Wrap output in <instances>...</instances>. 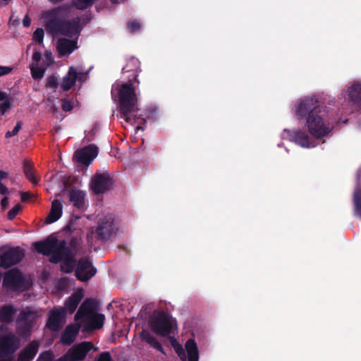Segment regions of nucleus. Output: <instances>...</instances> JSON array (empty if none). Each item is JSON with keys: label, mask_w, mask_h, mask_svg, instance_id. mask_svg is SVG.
I'll return each instance as SVG.
<instances>
[{"label": "nucleus", "mask_w": 361, "mask_h": 361, "mask_svg": "<svg viewBox=\"0 0 361 361\" xmlns=\"http://www.w3.org/2000/svg\"><path fill=\"white\" fill-rule=\"evenodd\" d=\"M327 110L317 96L307 97L295 105V115L298 119L306 118L309 133L316 138L327 135L333 128L329 120Z\"/></svg>", "instance_id": "nucleus-1"}, {"label": "nucleus", "mask_w": 361, "mask_h": 361, "mask_svg": "<svg viewBox=\"0 0 361 361\" xmlns=\"http://www.w3.org/2000/svg\"><path fill=\"white\" fill-rule=\"evenodd\" d=\"M35 250L44 256H49L51 263L61 262V269L64 273L73 271V254L67 247L66 240H59L57 238L49 235L44 240L33 243Z\"/></svg>", "instance_id": "nucleus-2"}, {"label": "nucleus", "mask_w": 361, "mask_h": 361, "mask_svg": "<svg viewBox=\"0 0 361 361\" xmlns=\"http://www.w3.org/2000/svg\"><path fill=\"white\" fill-rule=\"evenodd\" d=\"M68 9V6L61 5L43 13V18L46 20L44 27L48 33L52 35H61L68 37L80 34L81 28L79 18L73 20H62L60 18L61 13L66 12Z\"/></svg>", "instance_id": "nucleus-3"}, {"label": "nucleus", "mask_w": 361, "mask_h": 361, "mask_svg": "<svg viewBox=\"0 0 361 361\" xmlns=\"http://www.w3.org/2000/svg\"><path fill=\"white\" fill-rule=\"evenodd\" d=\"M134 82H129L118 85L119 111L121 118H123L128 123H134L136 116H133V113L137 111V97L135 92Z\"/></svg>", "instance_id": "nucleus-4"}, {"label": "nucleus", "mask_w": 361, "mask_h": 361, "mask_svg": "<svg viewBox=\"0 0 361 361\" xmlns=\"http://www.w3.org/2000/svg\"><path fill=\"white\" fill-rule=\"evenodd\" d=\"M117 230L114 216L108 214L99 219L94 230L92 228V234L94 235L97 240L106 242L116 233Z\"/></svg>", "instance_id": "nucleus-5"}, {"label": "nucleus", "mask_w": 361, "mask_h": 361, "mask_svg": "<svg viewBox=\"0 0 361 361\" xmlns=\"http://www.w3.org/2000/svg\"><path fill=\"white\" fill-rule=\"evenodd\" d=\"M148 324L150 329L157 335L165 337L171 334L172 324L167 314L163 311H154L149 317Z\"/></svg>", "instance_id": "nucleus-6"}, {"label": "nucleus", "mask_w": 361, "mask_h": 361, "mask_svg": "<svg viewBox=\"0 0 361 361\" xmlns=\"http://www.w3.org/2000/svg\"><path fill=\"white\" fill-rule=\"evenodd\" d=\"M3 286L13 291H24L29 288L25 278L17 268L11 269L5 273Z\"/></svg>", "instance_id": "nucleus-7"}, {"label": "nucleus", "mask_w": 361, "mask_h": 361, "mask_svg": "<svg viewBox=\"0 0 361 361\" xmlns=\"http://www.w3.org/2000/svg\"><path fill=\"white\" fill-rule=\"evenodd\" d=\"M173 348L181 361H187V360L188 361L199 360L198 348L195 341L192 338H190L185 342V350L180 343L176 345Z\"/></svg>", "instance_id": "nucleus-8"}, {"label": "nucleus", "mask_w": 361, "mask_h": 361, "mask_svg": "<svg viewBox=\"0 0 361 361\" xmlns=\"http://www.w3.org/2000/svg\"><path fill=\"white\" fill-rule=\"evenodd\" d=\"M94 348L90 341H83L71 347L64 355L66 361H82Z\"/></svg>", "instance_id": "nucleus-9"}, {"label": "nucleus", "mask_w": 361, "mask_h": 361, "mask_svg": "<svg viewBox=\"0 0 361 361\" xmlns=\"http://www.w3.org/2000/svg\"><path fill=\"white\" fill-rule=\"evenodd\" d=\"M25 256V251L20 247H11L0 257V267L8 269L18 264Z\"/></svg>", "instance_id": "nucleus-10"}, {"label": "nucleus", "mask_w": 361, "mask_h": 361, "mask_svg": "<svg viewBox=\"0 0 361 361\" xmlns=\"http://www.w3.org/2000/svg\"><path fill=\"white\" fill-rule=\"evenodd\" d=\"M112 184V178L107 172L97 173L92 178L90 188L95 195H100L109 190Z\"/></svg>", "instance_id": "nucleus-11"}, {"label": "nucleus", "mask_w": 361, "mask_h": 361, "mask_svg": "<svg viewBox=\"0 0 361 361\" xmlns=\"http://www.w3.org/2000/svg\"><path fill=\"white\" fill-rule=\"evenodd\" d=\"M282 137L283 139H288L290 141L293 142L302 147L310 148L314 147V145L310 142L309 135L300 129H285L282 133Z\"/></svg>", "instance_id": "nucleus-12"}, {"label": "nucleus", "mask_w": 361, "mask_h": 361, "mask_svg": "<svg viewBox=\"0 0 361 361\" xmlns=\"http://www.w3.org/2000/svg\"><path fill=\"white\" fill-rule=\"evenodd\" d=\"M96 272V268L92 266L88 258L82 257L78 260L75 269V276L79 281L86 282L91 279Z\"/></svg>", "instance_id": "nucleus-13"}, {"label": "nucleus", "mask_w": 361, "mask_h": 361, "mask_svg": "<svg viewBox=\"0 0 361 361\" xmlns=\"http://www.w3.org/2000/svg\"><path fill=\"white\" fill-rule=\"evenodd\" d=\"M65 319V308H54L48 315L46 327L51 331H59Z\"/></svg>", "instance_id": "nucleus-14"}, {"label": "nucleus", "mask_w": 361, "mask_h": 361, "mask_svg": "<svg viewBox=\"0 0 361 361\" xmlns=\"http://www.w3.org/2000/svg\"><path fill=\"white\" fill-rule=\"evenodd\" d=\"M99 304L92 298H86L80 305L78 312L75 314V321H85L88 316L97 312Z\"/></svg>", "instance_id": "nucleus-15"}, {"label": "nucleus", "mask_w": 361, "mask_h": 361, "mask_svg": "<svg viewBox=\"0 0 361 361\" xmlns=\"http://www.w3.org/2000/svg\"><path fill=\"white\" fill-rule=\"evenodd\" d=\"M98 154V148L94 145L87 147L75 152L74 157L78 162L84 165H89Z\"/></svg>", "instance_id": "nucleus-16"}, {"label": "nucleus", "mask_w": 361, "mask_h": 361, "mask_svg": "<svg viewBox=\"0 0 361 361\" xmlns=\"http://www.w3.org/2000/svg\"><path fill=\"white\" fill-rule=\"evenodd\" d=\"M348 102L361 111V81H354L347 91Z\"/></svg>", "instance_id": "nucleus-17"}, {"label": "nucleus", "mask_w": 361, "mask_h": 361, "mask_svg": "<svg viewBox=\"0 0 361 361\" xmlns=\"http://www.w3.org/2000/svg\"><path fill=\"white\" fill-rule=\"evenodd\" d=\"M140 61L135 57L130 58L122 68V73H130V75L128 77V81L135 82L137 85L140 84V81L137 80L139 72H140Z\"/></svg>", "instance_id": "nucleus-18"}, {"label": "nucleus", "mask_w": 361, "mask_h": 361, "mask_svg": "<svg viewBox=\"0 0 361 361\" xmlns=\"http://www.w3.org/2000/svg\"><path fill=\"white\" fill-rule=\"evenodd\" d=\"M39 348V341L34 340L30 342L18 355V361H32Z\"/></svg>", "instance_id": "nucleus-19"}, {"label": "nucleus", "mask_w": 361, "mask_h": 361, "mask_svg": "<svg viewBox=\"0 0 361 361\" xmlns=\"http://www.w3.org/2000/svg\"><path fill=\"white\" fill-rule=\"evenodd\" d=\"M105 316L103 314L96 312L85 319L87 322L84 326V331H92L103 327Z\"/></svg>", "instance_id": "nucleus-20"}, {"label": "nucleus", "mask_w": 361, "mask_h": 361, "mask_svg": "<svg viewBox=\"0 0 361 361\" xmlns=\"http://www.w3.org/2000/svg\"><path fill=\"white\" fill-rule=\"evenodd\" d=\"M80 331V326L78 324H71L66 327L65 330L61 335V342L63 345H71Z\"/></svg>", "instance_id": "nucleus-21"}, {"label": "nucleus", "mask_w": 361, "mask_h": 361, "mask_svg": "<svg viewBox=\"0 0 361 361\" xmlns=\"http://www.w3.org/2000/svg\"><path fill=\"white\" fill-rule=\"evenodd\" d=\"M77 47V41L75 40L61 38L57 42L56 49L61 57L71 54Z\"/></svg>", "instance_id": "nucleus-22"}, {"label": "nucleus", "mask_w": 361, "mask_h": 361, "mask_svg": "<svg viewBox=\"0 0 361 361\" xmlns=\"http://www.w3.org/2000/svg\"><path fill=\"white\" fill-rule=\"evenodd\" d=\"M140 337L142 341L149 344L152 348H154L155 350L160 352L164 355H166V353L164 348H163L162 345L153 335L150 334V332L148 330L143 329L140 333Z\"/></svg>", "instance_id": "nucleus-23"}, {"label": "nucleus", "mask_w": 361, "mask_h": 361, "mask_svg": "<svg viewBox=\"0 0 361 361\" xmlns=\"http://www.w3.org/2000/svg\"><path fill=\"white\" fill-rule=\"evenodd\" d=\"M61 215L62 205L59 200H54L51 203V207L49 214L45 219V224H50L60 219Z\"/></svg>", "instance_id": "nucleus-24"}, {"label": "nucleus", "mask_w": 361, "mask_h": 361, "mask_svg": "<svg viewBox=\"0 0 361 361\" xmlns=\"http://www.w3.org/2000/svg\"><path fill=\"white\" fill-rule=\"evenodd\" d=\"M78 79V73L73 67H71L67 74L63 78L61 87L63 91H68L75 85Z\"/></svg>", "instance_id": "nucleus-25"}, {"label": "nucleus", "mask_w": 361, "mask_h": 361, "mask_svg": "<svg viewBox=\"0 0 361 361\" xmlns=\"http://www.w3.org/2000/svg\"><path fill=\"white\" fill-rule=\"evenodd\" d=\"M69 200L78 209H82L85 207V193L80 190H71L68 193Z\"/></svg>", "instance_id": "nucleus-26"}, {"label": "nucleus", "mask_w": 361, "mask_h": 361, "mask_svg": "<svg viewBox=\"0 0 361 361\" xmlns=\"http://www.w3.org/2000/svg\"><path fill=\"white\" fill-rule=\"evenodd\" d=\"M16 313V310L12 305H4L0 308V322L9 324Z\"/></svg>", "instance_id": "nucleus-27"}, {"label": "nucleus", "mask_w": 361, "mask_h": 361, "mask_svg": "<svg viewBox=\"0 0 361 361\" xmlns=\"http://www.w3.org/2000/svg\"><path fill=\"white\" fill-rule=\"evenodd\" d=\"M82 298L83 293L82 290L76 291L68 298L65 302V307L71 314L75 311Z\"/></svg>", "instance_id": "nucleus-28"}, {"label": "nucleus", "mask_w": 361, "mask_h": 361, "mask_svg": "<svg viewBox=\"0 0 361 361\" xmlns=\"http://www.w3.org/2000/svg\"><path fill=\"white\" fill-rule=\"evenodd\" d=\"M36 317L35 312L30 310H23L18 314L16 322L30 324L33 327Z\"/></svg>", "instance_id": "nucleus-29"}, {"label": "nucleus", "mask_w": 361, "mask_h": 361, "mask_svg": "<svg viewBox=\"0 0 361 361\" xmlns=\"http://www.w3.org/2000/svg\"><path fill=\"white\" fill-rule=\"evenodd\" d=\"M0 114L4 115L12 107L13 100L6 92L0 90Z\"/></svg>", "instance_id": "nucleus-30"}, {"label": "nucleus", "mask_w": 361, "mask_h": 361, "mask_svg": "<svg viewBox=\"0 0 361 361\" xmlns=\"http://www.w3.org/2000/svg\"><path fill=\"white\" fill-rule=\"evenodd\" d=\"M354 213L361 218V188H355L353 195Z\"/></svg>", "instance_id": "nucleus-31"}, {"label": "nucleus", "mask_w": 361, "mask_h": 361, "mask_svg": "<svg viewBox=\"0 0 361 361\" xmlns=\"http://www.w3.org/2000/svg\"><path fill=\"white\" fill-rule=\"evenodd\" d=\"M32 326L30 324L18 323L16 333L18 336L23 338H28L31 336Z\"/></svg>", "instance_id": "nucleus-32"}, {"label": "nucleus", "mask_w": 361, "mask_h": 361, "mask_svg": "<svg viewBox=\"0 0 361 361\" xmlns=\"http://www.w3.org/2000/svg\"><path fill=\"white\" fill-rule=\"evenodd\" d=\"M23 172L26 178L31 181L33 184H37L38 182L37 178L35 176L33 172V167L31 162L25 160L23 164Z\"/></svg>", "instance_id": "nucleus-33"}, {"label": "nucleus", "mask_w": 361, "mask_h": 361, "mask_svg": "<svg viewBox=\"0 0 361 361\" xmlns=\"http://www.w3.org/2000/svg\"><path fill=\"white\" fill-rule=\"evenodd\" d=\"M95 0H73V6L78 10H85L91 7Z\"/></svg>", "instance_id": "nucleus-34"}, {"label": "nucleus", "mask_w": 361, "mask_h": 361, "mask_svg": "<svg viewBox=\"0 0 361 361\" xmlns=\"http://www.w3.org/2000/svg\"><path fill=\"white\" fill-rule=\"evenodd\" d=\"M79 245V241L76 238H73L70 241V245L67 247L69 249L71 252L73 254V270L74 269L76 264L75 255L78 250V246Z\"/></svg>", "instance_id": "nucleus-35"}, {"label": "nucleus", "mask_w": 361, "mask_h": 361, "mask_svg": "<svg viewBox=\"0 0 361 361\" xmlns=\"http://www.w3.org/2000/svg\"><path fill=\"white\" fill-rule=\"evenodd\" d=\"M31 75L33 79L39 80L43 78L45 72V68L42 67L30 66Z\"/></svg>", "instance_id": "nucleus-36"}, {"label": "nucleus", "mask_w": 361, "mask_h": 361, "mask_svg": "<svg viewBox=\"0 0 361 361\" xmlns=\"http://www.w3.org/2000/svg\"><path fill=\"white\" fill-rule=\"evenodd\" d=\"M44 36V30L42 27H38L33 32L32 39L40 44L43 42Z\"/></svg>", "instance_id": "nucleus-37"}, {"label": "nucleus", "mask_w": 361, "mask_h": 361, "mask_svg": "<svg viewBox=\"0 0 361 361\" xmlns=\"http://www.w3.org/2000/svg\"><path fill=\"white\" fill-rule=\"evenodd\" d=\"M23 122L19 121L16 123V126L11 131H7L5 135L6 138H10L13 136L16 135L22 128Z\"/></svg>", "instance_id": "nucleus-38"}, {"label": "nucleus", "mask_w": 361, "mask_h": 361, "mask_svg": "<svg viewBox=\"0 0 361 361\" xmlns=\"http://www.w3.org/2000/svg\"><path fill=\"white\" fill-rule=\"evenodd\" d=\"M61 108L63 111L68 112L71 111L73 109V102L71 99L63 98L61 99Z\"/></svg>", "instance_id": "nucleus-39"}, {"label": "nucleus", "mask_w": 361, "mask_h": 361, "mask_svg": "<svg viewBox=\"0 0 361 361\" xmlns=\"http://www.w3.org/2000/svg\"><path fill=\"white\" fill-rule=\"evenodd\" d=\"M21 207L19 204L15 205L7 214V218L9 220H13L19 213Z\"/></svg>", "instance_id": "nucleus-40"}, {"label": "nucleus", "mask_w": 361, "mask_h": 361, "mask_svg": "<svg viewBox=\"0 0 361 361\" xmlns=\"http://www.w3.org/2000/svg\"><path fill=\"white\" fill-rule=\"evenodd\" d=\"M127 27L130 32L138 31L141 27V24L137 20H130L127 24Z\"/></svg>", "instance_id": "nucleus-41"}, {"label": "nucleus", "mask_w": 361, "mask_h": 361, "mask_svg": "<svg viewBox=\"0 0 361 361\" xmlns=\"http://www.w3.org/2000/svg\"><path fill=\"white\" fill-rule=\"evenodd\" d=\"M47 80L46 86L47 87L55 89L58 87V78L55 75H52L48 77Z\"/></svg>", "instance_id": "nucleus-42"}, {"label": "nucleus", "mask_w": 361, "mask_h": 361, "mask_svg": "<svg viewBox=\"0 0 361 361\" xmlns=\"http://www.w3.org/2000/svg\"><path fill=\"white\" fill-rule=\"evenodd\" d=\"M39 358L44 359L46 361H51L53 359V353L51 351H45L39 355Z\"/></svg>", "instance_id": "nucleus-43"}, {"label": "nucleus", "mask_w": 361, "mask_h": 361, "mask_svg": "<svg viewBox=\"0 0 361 361\" xmlns=\"http://www.w3.org/2000/svg\"><path fill=\"white\" fill-rule=\"evenodd\" d=\"M97 361H111V356L109 352L102 353L98 358Z\"/></svg>", "instance_id": "nucleus-44"}, {"label": "nucleus", "mask_w": 361, "mask_h": 361, "mask_svg": "<svg viewBox=\"0 0 361 361\" xmlns=\"http://www.w3.org/2000/svg\"><path fill=\"white\" fill-rule=\"evenodd\" d=\"M12 71V68L8 66H0V76L7 75L10 73Z\"/></svg>", "instance_id": "nucleus-45"}, {"label": "nucleus", "mask_w": 361, "mask_h": 361, "mask_svg": "<svg viewBox=\"0 0 361 361\" xmlns=\"http://www.w3.org/2000/svg\"><path fill=\"white\" fill-rule=\"evenodd\" d=\"M32 195L28 192H22L20 194L21 201L26 202L32 198Z\"/></svg>", "instance_id": "nucleus-46"}, {"label": "nucleus", "mask_w": 361, "mask_h": 361, "mask_svg": "<svg viewBox=\"0 0 361 361\" xmlns=\"http://www.w3.org/2000/svg\"><path fill=\"white\" fill-rule=\"evenodd\" d=\"M32 58L34 61H35L36 63H38L42 59L41 52L37 50H35Z\"/></svg>", "instance_id": "nucleus-47"}, {"label": "nucleus", "mask_w": 361, "mask_h": 361, "mask_svg": "<svg viewBox=\"0 0 361 361\" xmlns=\"http://www.w3.org/2000/svg\"><path fill=\"white\" fill-rule=\"evenodd\" d=\"M9 193L8 188L2 183H0V194L6 195Z\"/></svg>", "instance_id": "nucleus-48"}, {"label": "nucleus", "mask_w": 361, "mask_h": 361, "mask_svg": "<svg viewBox=\"0 0 361 361\" xmlns=\"http://www.w3.org/2000/svg\"><path fill=\"white\" fill-rule=\"evenodd\" d=\"M361 188V172L357 171L356 173V186L355 188Z\"/></svg>", "instance_id": "nucleus-49"}, {"label": "nucleus", "mask_w": 361, "mask_h": 361, "mask_svg": "<svg viewBox=\"0 0 361 361\" xmlns=\"http://www.w3.org/2000/svg\"><path fill=\"white\" fill-rule=\"evenodd\" d=\"M31 24V20L29 18L28 15H26L23 20V25L25 27H28Z\"/></svg>", "instance_id": "nucleus-50"}, {"label": "nucleus", "mask_w": 361, "mask_h": 361, "mask_svg": "<svg viewBox=\"0 0 361 361\" xmlns=\"http://www.w3.org/2000/svg\"><path fill=\"white\" fill-rule=\"evenodd\" d=\"M8 204V197H4L1 201V205L3 209L6 208Z\"/></svg>", "instance_id": "nucleus-51"}, {"label": "nucleus", "mask_w": 361, "mask_h": 361, "mask_svg": "<svg viewBox=\"0 0 361 361\" xmlns=\"http://www.w3.org/2000/svg\"><path fill=\"white\" fill-rule=\"evenodd\" d=\"M8 173L4 171H0V183L3 179L7 178Z\"/></svg>", "instance_id": "nucleus-52"}, {"label": "nucleus", "mask_w": 361, "mask_h": 361, "mask_svg": "<svg viewBox=\"0 0 361 361\" xmlns=\"http://www.w3.org/2000/svg\"><path fill=\"white\" fill-rule=\"evenodd\" d=\"M169 341L171 343V345H172V347H174L176 345H177L178 343H179L177 340L173 337V336H170L169 337Z\"/></svg>", "instance_id": "nucleus-53"}, {"label": "nucleus", "mask_w": 361, "mask_h": 361, "mask_svg": "<svg viewBox=\"0 0 361 361\" xmlns=\"http://www.w3.org/2000/svg\"><path fill=\"white\" fill-rule=\"evenodd\" d=\"M65 229H66V231H68L71 232V231H72V225H71V223H69V224L66 226Z\"/></svg>", "instance_id": "nucleus-54"}, {"label": "nucleus", "mask_w": 361, "mask_h": 361, "mask_svg": "<svg viewBox=\"0 0 361 361\" xmlns=\"http://www.w3.org/2000/svg\"><path fill=\"white\" fill-rule=\"evenodd\" d=\"M55 361H66V357H63V355H62L61 357H60L59 358L56 360Z\"/></svg>", "instance_id": "nucleus-55"}, {"label": "nucleus", "mask_w": 361, "mask_h": 361, "mask_svg": "<svg viewBox=\"0 0 361 361\" xmlns=\"http://www.w3.org/2000/svg\"><path fill=\"white\" fill-rule=\"evenodd\" d=\"M85 76L84 73H80V75H78V78L80 80H82V78Z\"/></svg>", "instance_id": "nucleus-56"}, {"label": "nucleus", "mask_w": 361, "mask_h": 361, "mask_svg": "<svg viewBox=\"0 0 361 361\" xmlns=\"http://www.w3.org/2000/svg\"><path fill=\"white\" fill-rule=\"evenodd\" d=\"M119 248H120V249H124L125 247H124V246H123V245H120V246H119Z\"/></svg>", "instance_id": "nucleus-57"}, {"label": "nucleus", "mask_w": 361, "mask_h": 361, "mask_svg": "<svg viewBox=\"0 0 361 361\" xmlns=\"http://www.w3.org/2000/svg\"><path fill=\"white\" fill-rule=\"evenodd\" d=\"M91 132H92V133L94 134V129H92Z\"/></svg>", "instance_id": "nucleus-58"}]
</instances>
